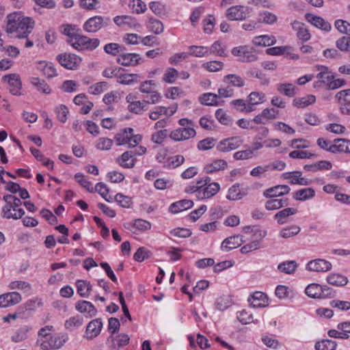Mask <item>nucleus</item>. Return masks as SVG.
Here are the masks:
<instances>
[{"label": "nucleus", "instance_id": "f257e3e1", "mask_svg": "<svg viewBox=\"0 0 350 350\" xmlns=\"http://www.w3.org/2000/svg\"><path fill=\"white\" fill-rule=\"evenodd\" d=\"M34 27V21L29 17H25L19 13H13L8 16L6 31L9 33H16V37L26 38Z\"/></svg>", "mask_w": 350, "mask_h": 350}, {"label": "nucleus", "instance_id": "f03ea898", "mask_svg": "<svg viewBox=\"0 0 350 350\" xmlns=\"http://www.w3.org/2000/svg\"><path fill=\"white\" fill-rule=\"evenodd\" d=\"M181 127L172 131L170 137L174 141H183L194 137L196 132L193 129V123L187 118H181L178 121Z\"/></svg>", "mask_w": 350, "mask_h": 350}, {"label": "nucleus", "instance_id": "7ed1b4c3", "mask_svg": "<svg viewBox=\"0 0 350 350\" xmlns=\"http://www.w3.org/2000/svg\"><path fill=\"white\" fill-rule=\"evenodd\" d=\"M114 139L117 146L127 144L128 148H134L142 141V136L134 135L132 128H124L116 134Z\"/></svg>", "mask_w": 350, "mask_h": 350}, {"label": "nucleus", "instance_id": "20e7f679", "mask_svg": "<svg viewBox=\"0 0 350 350\" xmlns=\"http://www.w3.org/2000/svg\"><path fill=\"white\" fill-rule=\"evenodd\" d=\"M68 340L66 334H58L50 336L47 338H38L36 345L42 350H57L60 349Z\"/></svg>", "mask_w": 350, "mask_h": 350}, {"label": "nucleus", "instance_id": "39448f33", "mask_svg": "<svg viewBox=\"0 0 350 350\" xmlns=\"http://www.w3.org/2000/svg\"><path fill=\"white\" fill-rule=\"evenodd\" d=\"M67 42L75 49L79 51H92L97 48L100 44L98 38H90L85 36L77 33L72 39H68Z\"/></svg>", "mask_w": 350, "mask_h": 350}, {"label": "nucleus", "instance_id": "423d86ee", "mask_svg": "<svg viewBox=\"0 0 350 350\" xmlns=\"http://www.w3.org/2000/svg\"><path fill=\"white\" fill-rule=\"evenodd\" d=\"M21 200L17 197L14 198L12 204H5L1 210V217L8 219H18L25 215V211L20 208Z\"/></svg>", "mask_w": 350, "mask_h": 350}, {"label": "nucleus", "instance_id": "0eeeda50", "mask_svg": "<svg viewBox=\"0 0 350 350\" xmlns=\"http://www.w3.org/2000/svg\"><path fill=\"white\" fill-rule=\"evenodd\" d=\"M111 22L110 18L101 16H94L88 19L83 24V29L89 33H95Z\"/></svg>", "mask_w": 350, "mask_h": 350}, {"label": "nucleus", "instance_id": "6e6552de", "mask_svg": "<svg viewBox=\"0 0 350 350\" xmlns=\"http://www.w3.org/2000/svg\"><path fill=\"white\" fill-rule=\"evenodd\" d=\"M232 54L238 57V60L243 62H252L257 60V55L247 46L234 47L232 49Z\"/></svg>", "mask_w": 350, "mask_h": 350}, {"label": "nucleus", "instance_id": "1a4fd4ad", "mask_svg": "<svg viewBox=\"0 0 350 350\" xmlns=\"http://www.w3.org/2000/svg\"><path fill=\"white\" fill-rule=\"evenodd\" d=\"M2 81H7L10 85V92L16 96L22 94L21 90L22 88V82L20 76L18 74L13 73L4 75L2 77Z\"/></svg>", "mask_w": 350, "mask_h": 350}, {"label": "nucleus", "instance_id": "9d476101", "mask_svg": "<svg viewBox=\"0 0 350 350\" xmlns=\"http://www.w3.org/2000/svg\"><path fill=\"white\" fill-rule=\"evenodd\" d=\"M243 142L240 137H232L221 140L217 146L219 152H226L238 148Z\"/></svg>", "mask_w": 350, "mask_h": 350}, {"label": "nucleus", "instance_id": "9b49d317", "mask_svg": "<svg viewBox=\"0 0 350 350\" xmlns=\"http://www.w3.org/2000/svg\"><path fill=\"white\" fill-rule=\"evenodd\" d=\"M59 64L66 68L73 70L81 63V59L75 54H60L57 56Z\"/></svg>", "mask_w": 350, "mask_h": 350}, {"label": "nucleus", "instance_id": "f8f14e48", "mask_svg": "<svg viewBox=\"0 0 350 350\" xmlns=\"http://www.w3.org/2000/svg\"><path fill=\"white\" fill-rule=\"evenodd\" d=\"M220 187L217 183H212L206 187L200 188L198 191L197 198L198 200H206L214 196L219 191Z\"/></svg>", "mask_w": 350, "mask_h": 350}, {"label": "nucleus", "instance_id": "ddd939ff", "mask_svg": "<svg viewBox=\"0 0 350 350\" xmlns=\"http://www.w3.org/2000/svg\"><path fill=\"white\" fill-rule=\"evenodd\" d=\"M21 301V295L18 292L5 293L0 296V307L7 308L18 304Z\"/></svg>", "mask_w": 350, "mask_h": 350}, {"label": "nucleus", "instance_id": "4468645a", "mask_svg": "<svg viewBox=\"0 0 350 350\" xmlns=\"http://www.w3.org/2000/svg\"><path fill=\"white\" fill-rule=\"evenodd\" d=\"M307 269L317 272L327 271L332 269V264L325 260L318 258L310 260L307 264Z\"/></svg>", "mask_w": 350, "mask_h": 350}, {"label": "nucleus", "instance_id": "2eb2a0df", "mask_svg": "<svg viewBox=\"0 0 350 350\" xmlns=\"http://www.w3.org/2000/svg\"><path fill=\"white\" fill-rule=\"evenodd\" d=\"M141 57L137 53H122L117 59V62L124 66H136L139 64Z\"/></svg>", "mask_w": 350, "mask_h": 350}, {"label": "nucleus", "instance_id": "dca6fc26", "mask_svg": "<svg viewBox=\"0 0 350 350\" xmlns=\"http://www.w3.org/2000/svg\"><path fill=\"white\" fill-rule=\"evenodd\" d=\"M103 327L101 319H96L91 321L86 327V335L88 339H92L100 334Z\"/></svg>", "mask_w": 350, "mask_h": 350}, {"label": "nucleus", "instance_id": "f3484780", "mask_svg": "<svg viewBox=\"0 0 350 350\" xmlns=\"http://www.w3.org/2000/svg\"><path fill=\"white\" fill-rule=\"evenodd\" d=\"M306 20L314 26L325 31H329L332 29L330 23L323 18L308 13L306 14Z\"/></svg>", "mask_w": 350, "mask_h": 350}, {"label": "nucleus", "instance_id": "a211bd4d", "mask_svg": "<svg viewBox=\"0 0 350 350\" xmlns=\"http://www.w3.org/2000/svg\"><path fill=\"white\" fill-rule=\"evenodd\" d=\"M291 191L288 185H279L266 189L263 195L267 198H272L278 196H282L288 194Z\"/></svg>", "mask_w": 350, "mask_h": 350}, {"label": "nucleus", "instance_id": "6ab92c4d", "mask_svg": "<svg viewBox=\"0 0 350 350\" xmlns=\"http://www.w3.org/2000/svg\"><path fill=\"white\" fill-rule=\"evenodd\" d=\"M226 16L231 21H239L245 18V7L243 5L231 6L226 10Z\"/></svg>", "mask_w": 350, "mask_h": 350}, {"label": "nucleus", "instance_id": "aec40b11", "mask_svg": "<svg viewBox=\"0 0 350 350\" xmlns=\"http://www.w3.org/2000/svg\"><path fill=\"white\" fill-rule=\"evenodd\" d=\"M75 308L81 313H87L89 317H94L97 313V310L91 302L85 300L77 301Z\"/></svg>", "mask_w": 350, "mask_h": 350}, {"label": "nucleus", "instance_id": "412c9836", "mask_svg": "<svg viewBox=\"0 0 350 350\" xmlns=\"http://www.w3.org/2000/svg\"><path fill=\"white\" fill-rule=\"evenodd\" d=\"M302 173L300 171L293 172H286L282 174L285 179H290V183L293 185H308L309 183L304 177H301Z\"/></svg>", "mask_w": 350, "mask_h": 350}, {"label": "nucleus", "instance_id": "4be33fe9", "mask_svg": "<svg viewBox=\"0 0 350 350\" xmlns=\"http://www.w3.org/2000/svg\"><path fill=\"white\" fill-rule=\"evenodd\" d=\"M332 167V164L330 161L326 160L319 161L314 163L310 165H305L304 169L306 171L316 172L317 171L329 170Z\"/></svg>", "mask_w": 350, "mask_h": 350}, {"label": "nucleus", "instance_id": "5701e85b", "mask_svg": "<svg viewBox=\"0 0 350 350\" xmlns=\"http://www.w3.org/2000/svg\"><path fill=\"white\" fill-rule=\"evenodd\" d=\"M131 154V152H124L117 159V163L124 168H133L135 165L137 159L136 158H133Z\"/></svg>", "mask_w": 350, "mask_h": 350}, {"label": "nucleus", "instance_id": "b1692460", "mask_svg": "<svg viewBox=\"0 0 350 350\" xmlns=\"http://www.w3.org/2000/svg\"><path fill=\"white\" fill-rule=\"evenodd\" d=\"M248 300L251 301V305L254 308H264L268 305L267 296L262 292H255L252 295V301L250 299Z\"/></svg>", "mask_w": 350, "mask_h": 350}, {"label": "nucleus", "instance_id": "393cba45", "mask_svg": "<svg viewBox=\"0 0 350 350\" xmlns=\"http://www.w3.org/2000/svg\"><path fill=\"white\" fill-rule=\"evenodd\" d=\"M315 196V191L311 187H307L297 190L293 194L295 200L298 201H305L312 199Z\"/></svg>", "mask_w": 350, "mask_h": 350}, {"label": "nucleus", "instance_id": "a878e982", "mask_svg": "<svg viewBox=\"0 0 350 350\" xmlns=\"http://www.w3.org/2000/svg\"><path fill=\"white\" fill-rule=\"evenodd\" d=\"M193 202L190 200H182L172 204L170 206V211L172 213H178L193 206Z\"/></svg>", "mask_w": 350, "mask_h": 350}, {"label": "nucleus", "instance_id": "bb28decb", "mask_svg": "<svg viewBox=\"0 0 350 350\" xmlns=\"http://www.w3.org/2000/svg\"><path fill=\"white\" fill-rule=\"evenodd\" d=\"M228 163L224 159H216L211 163L206 165L204 170L206 173L212 174L219 170H224L227 167Z\"/></svg>", "mask_w": 350, "mask_h": 350}, {"label": "nucleus", "instance_id": "cd10ccee", "mask_svg": "<svg viewBox=\"0 0 350 350\" xmlns=\"http://www.w3.org/2000/svg\"><path fill=\"white\" fill-rule=\"evenodd\" d=\"M253 43L256 46H269L276 43V39L273 36L262 35L256 36L253 40Z\"/></svg>", "mask_w": 350, "mask_h": 350}, {"label": "nucleus", "instance_id": "c85d7f7f", "mask_svg": "<svg viewBox=\"0 0 350 350\" xmlns=\"http://www.w3.org/2000/svg\"><path fill=\"white\" fill-rule=\"evenodd\" d=\"M327 282L332 285L343 286L347 284L348 279L345 275L332 273L327 277Z\"/></svg>", "mask_w": 350, "mask_h": 350}, {"label": "nucleus", "instance_id": "c756f323", "mask_svg": "<svg viewBox=\"0 0 350 350\" xmlns=\"http://www.w3.org/2000/svg\"><path fill=\"white\" fill-rule=\"evenodd\" d=\"M298 265L295 260H288L281 262L278 266V269L286 274H292L297 269Z\"/></svg>", "mask_w": 350, "mask_h": 350}, {"label": "nucleus", "instance_id": "7c9ffc66", "mask_svg": "<svg viewBox=\"0 0 350 350\" xmlns=\"http://www.w3.org/2000/svg\"><path fill=\"white\" fill-rule=\"evenodd\" d=\"M316 97L312 94H309L305 97L295 98L293 100V105L299 108H304L314 103Z\"/></svg>", "mask_w": 350, "mask_h": 350}, {"label": "nucleus", "instance_id": "2f4dec72", "mask_svg": "<svg viewBox=\"0 0 350 350\" xmlns=\"http://www.w3.org/2000/svg\"><path fill=\"white\" fill-rule=\"evenodd\" d=\"M242 240L239 241V236L230 237L224 239L221 243V249H226L228 251L234 249L241 245Z\"/></svg>", "mask_w": 350, "mask_h": 350}, {"label": "nucleus", "instance_id": "473e14b6", "mask_svg": "<svg viewBox=\"0 0 350 350\" xmlns=\"http://www.w3.org/2000/svg\"><path fill=\"white\" fill-rule=\"evenodd\" d=\"M297 212V210L294 208H286L279 212L275 215L274 218L277 220L279 224H284L286 221L285 219L290 215H295Z\"/></svg>", "mask_w": 350, "mask_h": 350}, {"label": "nucleus", "instance_id": "72a5a7b5", "mask_svg": "<svg viewBox=\"0 0 350 350\" xmlns=\"http://www.w3.org/2000/svg\"><path fill=\"white\" fill-rule=\"evenodd\" d=\"M335 99L339 107L350 103V88L337 92L335 95Z\"/></svg>", "mask_w": 350, "mask_h": 350}, {"label": "nucleus", "instance_id": "f704fd0d", "mask_svg": "<svg viewBox=\"0 0 350 350\" xmlns=\"http://www.w3.org/2000/svg\"><path fill=\"white\" fill-rule=\"evenodd\" d=\"M245 195V192L240 190L239 185L235 184L228 189L226 198L230 200H237L243 198Z\"/></svg>", "mask_w": 350, "mask_h": 350}, {"label": "nucleus", "instance_id": "c9c22d12", "mask_svg": "<svg viewBox=\"0 0 350 350\" xmlns=\"http://www.w3.org/2000/svg\"><path fill=\"white\" fill-rule=\"evenodd\" d=\"M317 78L318 81L315 87H324L326 89L329 81L334 79V75L327 72H320L317 74Z\"/></svg>", "mask_w": 350, "mask_h": 350}, {"label": "nucleus", "instance_id": "e433bc0d", "mask_svg": "<svg viewBox=\"0 0 350 350\" xmlns=\"http://www.w3.org/2000/svg\"><path fill=\"white\" fill-rule=\"evenodd\" d=\"M30 82L38 91L46 94L51 93V90L49 85L44 80H41L38 77H32L30 79Z\"/></svg>", "mask_w": 350, "mask_h": 350}, {"label": "nucleus", "instance_id": "4c0bfd02", "mask_svg": "<svg viewBox=\"0 0 350 350\" xmlns=\"http://www.w3.org/2000/svg\"><path fill=\"white\" fill-rule=\"evenodd\" d=\"M224 82L232 85V86L241 88L245 85L244 80L237 75L230 74L224 77Z\"/></svg>", "mask_w": 350, "mask_h": 350}, {"label": "nucleus", "instance_id": "58836bf2", "mask_svg": "<svg viewBox=\"0 0 350 350\" xmlns=\"http://www.w3.org/2000/svg\"><path fill=\"white\" fill-rule=\"evenodd\" d=\"M277 90L280 93L288 97L295 95V87L291 83H279Z\"/></svg>", "mask_w": 350, "mask_h": 350}, {"label": "nucleus", "instance_id": "ea45409f", "mask_svg": "<svg viewBox=\"0 0 350 350\" xmlns=\"http://www.w3.org/2000/svg\"><path fill=\"white\" fill-rule=\"evenodd\" d=\"M31 329L28 326H23L18 329L12 335V340L15 342H21L28 337V332Z\"/></svg>", "mask_w": 350, "mask_h": 350}, {"label": "nucleus", "instance_id": "a19ab883", "mask_svg": "<svg viewBox=\"0 0 350 350\" xmlns=\"http://www.w3.org/2000/svg\"><path fill=\"white\" fill-rule=\"evenodd\" d=\"M337 346L336 342L329 340L323 339L318 341L315 344L316 350H335Z\"/></svg>", "mask_w": 350, "mask_h": 350}, {"label": "nucleus", "instance_id": "79ce46f5", "mask_svg": "<svg viewBox=\"0 0 350 350\" xmlns=\"http://www.w3.org/2000/svg\"><path fill=\"white\" fill-rule=\"evenodd\" d=\"M321 285L312 283L307 286L305 289L306 294L314 299L319 298L321 296Z\"/></svg>", "mask_w": 350, "mask_h": 350}, {"label": "nucleus", "instance_id": "37998d69", "mask_svg": "<svg viewBox=\"0 0 350 350\" xmlns=\"http://www.w3.org/2000/svg\"><path fill=\"white\" fill-rule=\"evenodd\" d=\"M219 98L216 94L205 93L200 98V101L201 104L205 105H217Z\"/></svg>", "mask_w": 350, "mask_h": 350}, {"label": "nucleus", "instance_id": "c03bdc74", "mask_svg": "<svg viewBox=\"0 0 350 350\" xmlns=\"http://www.w3.org/2000/svg\"><path fill=\"white\" fill-rule=\"evenodd\" d=\"M226 47L220 41L215 42L210 48V53L215 54L221 57H226Z\"/></svg>", "mask_w": 350, "mask_h": 350}, {"label": "nucleus", "instance_id": "a18cd8bd", "mask_svg": "<svg viewBox=\"0 0 350 350\" xmlns=\"http://www.w3.org/2000/svg\"><path fill=\"white\" fill-rule=\"evenodd\" d=\"M300 232V228L296 225H292L282 228L280 232V236L284 239H288L297 235Z\"/></svg>", "mask_w": 350, "mask_h": 350}, {"label": "nucleus", "instance_id": "49530a36", "mask_svg": "<svg viewBox=\"0 0 350 350\" xmlns=\"http://www.w3.org/2000/svg\"><path fill=\"white\" fill-rule=\"evenodd\" d=\"M189 55L197 57H202L205 55H207L209 53L208 49L206 46H190L189 47Z\"/></svg>", "mask_w": 350, "mask_h": 350}, {"label": "nucleus", "instance_id": "de8ad7c7", "mask_svg": "<svg viewBox=\"0 0 350 350\" xmlns=\"http://www.w3.org/2000/svg\"><path fill=\"white\" fill-rule=\"evenodd\" d=\"M265 95L262 92H252L247 97V102L251 105H258L264 102Z\"/></svg>", "mask_w": 350, "mask_h": 350}, {"label": "nucleus", "instance_id": "09e8293b", "mask_svg": "<svg viewBox=\"0 0 350 350\" xmlns=\"http://www.w3.org/2000/svg\"><path fill=\"white\" fill-rule=\"evenodd\" d=\"M148 28L150 31H152L155 34H160L164 30L163 23L159 20L155 18H150L148 22Z\"/></svg>", "mask_w": 350, "mask_h": 350}, {"label": "nucleus", "instance_id": "8fccbe9b", "mask_svg": "<svg viewBox=\"0 0 350 350\" xmlns=\"http://www.w3.org/2000/svg\"><path fill=\"white\" fill-rule=\"evenodd\" d=\"M349 141L348 139H342L338 144H332V147L329 148V152L332 153L342 152H347V150H349Z\"/></svg>", "mask_w": 350, "mask_h": 350}, {"label": "nucleus", "instance_id": "3c124183", "mask_svg": "<svg viewBox=\"0 0 350 350\" xmlns=\"http://www.w3.org/2000/svg\"><path fill=\"white\" fill-rule=\"evenodd\" d=\"M138 77L137 74H119L117 77V82L120 84L131 85Z\"/></svg>", "mask_w": 350, "mask_h": 350}, {"label": "nucleus", "instance_id": "603ef678", "mask_svg": "<svg viewBox=\"0 0 350 350\" xmlns=\"http://www.w3.org/2000/svg\"><path fill=\"white\" fill-rule=\"evenodd\" d=\"M124 49V46L117 43H109L105 45L104 51L106 53L116 55Z\"/></svg>", "mask_w": 350, "mask_h": 350}, {"label": "nucleus", "instance_id": "864d4df0", "mask_svg": "<svg viewBox=\"0 0 350 350\" xmlns=\"http://www.w3.org/2000/svg\"><path fill=\"white\" fill-rule=\"evenodd\" d=\"M113 142L107 137H100L96 142V148L100 150H109L113 146Z\"/></svg>", "mask_w": 350, "mask_h": 350}, {"label": "nucleus", "instance_id": "5fc2aeb1", "mask_svg": "<svg viewBox=\"0 0 350 350\" xmlns=\"http://www.w3.org/2000/svg\"><path fill=\"white\" fill-rule=\"evenodd\" d=\"M336 45L340 51L350 53V36H343L338 39Z\"/></svg>", "mask_w": 350, "mask_h": 350}, {"label": "nucleus", "instance_id": "6e6d98bb", "mask_svg": "<svg viewBox=\"0 0 350 350\" xmlns=\"http://www.w3.org/2000/svg\"><path fill=\"white\" fill-rule=\"evenodd\" d=\"M258 20L260 22V25L262 23L267 24H273L276 21L277 17L275 14L271 12H264L259 14Z\"/></svg>", "mask_w": 350, "mask_h": 350}, {"label": "nucleus", "instance_id": "4d7b16f0", "mask_svg": "<svg viewBox=\"0 0 350 350\" xmlns=\"http://www.w3.org/2000/svg\"><path fill=\"white\" fill-rule=\"evenodd\" d=\"M315 154L306 150H293L289 153V157L292 159H311L315 157Z\"/></svg>", "mask_w": 350, "mask_h": 350}, {"label": "nucleus", "instance_id": "13d9d810", "mask_svg": "<svg viewBox=\"0 0 350 350\" xmlns=\"http://www.w3.org/2000/svg\"><path fill=\"white\" fill-rule=\"evenodd\" d=\"M178 75V72L174 68H168L163 75V80L168 83H173Z\"/></svg>", "mask_w": 350, "mask_h": 350}, {"label": "nucleus", "instance_id": "bf43d9fd", "mask_svg": "<svg viewBox=\"0 0 350 350\" xmlns=\"http://www.w3.org/2000/svg\"><path fill=\"white\" fill-rule=\"evenodd\" d=\"M223 66L224 63L219 61H211L202 64V67L210 72L221 70Z\"/></svg>", "mask_w": 350, "mask_h": 350}, {"label": "nucleus", "instance_id": "052dcab7", "mask_svg": "<svg viewBox=\"0 0 350 350\" xmlns=\"http://www.w3.org/2000/svg\"><path fill=\"white\" fill-rule=\"evenodd\" d=\"M185 161V158L183 155H176L171 157L168 159V163L166 165L167 168H176L181 165Z\"/></svg>", "mask_w": 350, "mask_h": 350}, {"label": "nucleus", "instance_id": "680f3d73", "mask_svg": "<svg viewBox=\"0 0 350 350\" xmlns=\"http://www.w3.org/2000/svg\"><path fill=\"white\" fill-rule=\"evenodd\" d=\"M254 156L253 150L250 148L244 150L236 152L233 154V157L235 160H245L252 158Z\"/></svg>", "mask_w": 350, "mask_h": 350}, {"label": "nucleus", "instance_id": "e2e57ef3", "mask_svg": "<svg viewBox=\"0 0 350 350\" xmlns=\"http://www.w3.org/2000/svg\"><path fill=\"white\" fill-rule=\"evenodd\" d=\"M95 191L98 192L106 201L111 202V198L108 196L109 189L103 183H98L95 187Z\"/></svg>", "mask_w": 350, "mask_h": 350}, {"label": "nucleus", "instance_id": "0e129e2a", "mask_svg": "<svg viewBox=\"0 0 350 350\" xmlns=\"http://www.w3.org/2000/svg\"><path fill=\"white\" fill-rule=\"evenodd\" d=\"M114 199L121 206L124 208H129L132 204V200L130 197L120 193L115 196Z\"/></svg>", "mask_w": 350, "mask_h": 350}, {"label": "nucleus", "instance_id": "69168bd1", "mask_svg": "<svg viewBox=\"0 0 350 350\" xmlns=\"http://www.w3.org/2000/svg\"><path fill=\"white\" fill-rule=\"evenodd\" d=\"M336 28L341 33L350 35V23L343 20H336L335 21Z\"/></svg>", "mask_w": 350, "mask_h": 350}, {"label": "nucleus", "instance_id": "338daca9", "mask_svg": "<svg viewBox=\"0 0 350 350\" xmlns=\"http://www.w3.org/2000/svg\"><path fill=\"white\" fill-rule=\"evenodd\" d=\"M57 119L64 123L67 120V115L68 113V109L66 105H60L55 109Z\"/></svg>", "mask_w": 350, "mask_h": 350}, {"label": "nucleus", "instance_id": "774afa93", "mask_svg": "<svg viewBox=\"0 0 350 350\" xmlns=\"http://www.w3.org/2000/svg\"><path fill=\"white\" fill-rule=\"evenodd\" d=\"M215 140L213 138H206L199 142L198 148L201 150H208L214 147Z\"/></svg>", "mask_w": 350, "mask_h": 350}]
</instances>
